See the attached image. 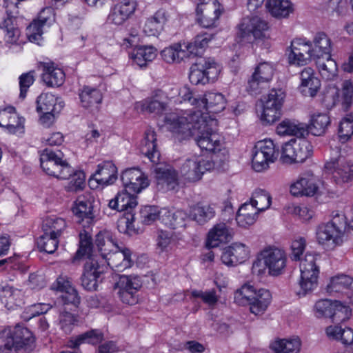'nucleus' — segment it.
Listing matches in <instances>:
<instances>
[{"label":"nucleus","mask_w":353,"mask_h":353,"mask_svg":"<svg viewBox=\"0 0 353 353\" xmlns=\"http://www.w3.org/2000/svg\"><path fill=\"white\" fill-rule=\"evenodd\" d=\"M92 202L84 197H79L72 208L74 214L79 219V222H85L87 225L92 223L94 214Z\"/></svg>","instance_id":"nucleus-42"},{"label":"nucleus","mask_w":353,"mask_h":353,"mask_svg":"<svg viewBox=\"0 0 353 353\" xmlns=\"http://www.w3.org/2000/svg\"><path fill=\"white\" fill-rule=\"evenodd\" d=\"M260 212L268 210L272 204V196L265 189L256 188L248 201Z\"/></svg>","instance_id":"nucleus-52"},{"label":"nucleus","mask_w":353,"mask_h":353,"mask_svg":"<svg viewBox=\"0 0 353 353\" xmlns=\"http://www.w3.org/2000/svg\"><path fill=\"white\" fill-rule=\"evenodd\" d=\"M95 245L104 263L112 270L123 272L133 265L131 250L124 246H119L110 232H99L96 235Z\"/></svg>","instance_id":"nucleus-3"},{"label":"nucleus","mask_w":353,"mask_h":353,"mask_svg":"<svg viewBox=\"0 0 353 353\" xmlns=\"http://www.w3.org/2000/svg\"><path fill=\"white\" fill-rule=\"evenodd\" d=\"M191 90L188 87L179 88L176 85H167L160 89L155 90L144 99L134 103V109L140 112L152 114L160 117L173 112H167L170 103H181L184 99H190ZM179 110L176 109L174 110ZM165 117H164L165 118ZM165 124V123L164 122Z\"/></svg>","instance_id":"nucleus-2"},{"label":"nucleus","mask_w":353,"mask_h":353,"mask_svg":"<svg viewBox=\"0 0 353 353\" xmlns=\"http://www.w3.org/2000/svg\"><path fill=\"white\" fill-rule=\"evenodd\" d=\"M102 339L103 334L99 330H92L71 338L68 342V346L71 348H77L83 343H97L100 342Z\"/></svg>","instance_id":"nucleus-53"},{"label":"nucleus","mask_w":353,"mask_h":353,"mask_svg":"<svg viewBox=\"0 0 353 353\" xmlns=\"http://www.w3.org/2000/svg\"><path fill=\"white\" fill-rule=\"evenodd\" d=\"M79 98L83 107L89 108L99 104L103 99L99 89L84 86L79 93Z\"/></svg>","instance_id":"nucleus-50"},{"label":"nucleus","mask_w":353,"mask_h":353,"mask_svg":"<svg viewBox=\"0 0 353 353\" xmlns=\"http://www.w3.org/2000/svg\"><path fill=\"white\" fill-rule=\"evenodd\" d=\"M268 29V23L257 16L244 17L236 27V41L242 44L254 41L262 48L268 49L272 46Z\"/></svg>","instance_id":"nucleus-4"},{"label":"nucleus","mask_w":353,"mask_h":353,"mask_svg":"<svg viewBox=\"0 0 353 353\" xmlns=\"http://www.w3.org/2000/svg\"><path fill=\"white\" fill-rule=\"evenodd\" d=\"M330 123V118L327 114L314 113L310 117L307 130L314 136H322L327 130Z\"/></svg>","instance_id":"nucleus-43"},{"label":"nucleus","mask_w":353,"mask_h":353,"mask_svg":"<svg viewBox=\"0 0 353 353\" xmlns=\"http://www.w3.org/2000/svg\"><path fill=\"white\" fill-rule=\"evenodd\" d=\"M270 292L266 289L256 290L253 285L245 283L234 294V301L240 306H250V311L255 315L263 314L271 301Z\"/></svg>","instance_id":"nucleus-7"},{"label":"nucleus","mask_w":353,"mask_h":353,"mask_svg":"<svg viewBox=\"0 0 353 353\" xmlns=\"http://www.w3.org/2000/svg\"><path fill=\"white\" fill-rule=\"evenodd\" d=\"M331 220L316 227L315 235L317 243L327 250L341 246L344 241L347 226L346 217L343 212L334 210Z\"/></svg>","instance_id":"nucleus-5"},{"label":"nucleus","mask_w":353,"mask_h":353,"mask_svg":"<svg viewBox=\"0 0 353 353\" xmlns=\"http://www.w3.org/2000/svg\"><path fill=\"white\" fill-rule=\"evenodd\" d=\"M168 19V12L163 8L159 9L152 15L146 18L143 31L147 36L158 37L164 30Z\"/></svg>","instance_id":"nucleus-29"},{"label":"nucleus","mask_w":353,"mask_h":353,"mask_svg":"<svg viewBox=\"0 0 353 353\" xmlns=\"http://www.w3.org/2000/svg\"><path fill=\"white\" fill-rule=\"evenodd\" d=\"M140 151L152 163L159 161L160 153L157 150V135L154 130L150 128L145 130L141 142Z\"/></svg>","instance_id":"nucleus-35"},{"label":"nucleus","mask_w":353,"mask_h":353,"mask_svg":"<svg viewBox=\"0 0 353 353\" xmlns=\"http://www.w3.org/2000/svg\"><path fill=\"white\" fill-rule=\"evenodd\" d=\"M334 301L329 299H321L314 305L315 315L318 318L327 317L331 319L333 311Z\"/></svg>","instance_id":"nucleus-64"},{"label":"nucleus","mask_w":353,"mask_h":353,"mask_svg":"<svg viewBox=\"0 0 353 353\" xmlns=\"http://www.w3.org/2000/svg\"><path fill=\"white\" fill-rule=\"evenodd\" d=\"M279 148L270 139L257 141L252 150V168L261 172L269 169L279 156Z\"/></svg>","instance_id":"nucleus-12"},{"label":"nucleus","mask_w":353,"mask_h":353,"mask_svg":"<svg viewBox=\"0 0 353 353\" xmlns=\"http://www.w3.org/2000/svg\"><path fill=\"white\" fill-rule=\"evenodd\" d=\"M276 133L281 136L302 137L307 130L303 123L285 119L278 124L276 129Z\"/></svg>","instance_id":"nucleus-46"},{"label":"nucleus","mask_w":353,"mask_h":353,"mask_svg":"<svg viewBox=\"0 0 353 353\" xmlns=\"http://www.w3.org/2000/svg\"><path fill=\"white\" fill-rule=\"evenodd\" d=\"M105 269L104 263H99L94 258H89L84 265V272L81 276L82 286L87 290H96Z\"/></svg>","instance_id":"nucleus-24"},{"label":"nucleus","mask_w":353,"mask_h":353,"mask_svg":"<svg viewBox=\"0 0 353 353\" xmlns=\"http://www.w3.org/2000/svg\"><path fill=\"white\" fill-rule=\"evenodd\" d=\"M274 73V65L269 62H261L254 68L248 79L247 91L252 95L261 94L272 81Z\"/></svg>","instance_id":"nucleus-20"},{"label":"nucleus","mask_w":353,"mask_h":353,"mask_svg":"<svg viewBox=\"0 0 353 353\" xmlns=\"http://www.w3.org/2000/svg\"><path fill=\"white\" fill-rule=\"evenodd\" d=\"M260 212L256 209L248 201L245 202L239 208L236 216V221L237 225L243 228H247L253 225L258 219Z\"/></svg>","instance_id":"nucleus-40"},{"label":"nucleus","mask_w":353,"mask_h":353,"mask_svg":"<svg viewBox=\"0 0 353 353\" xmlns=\"http://www.w3.org/2000/svg\"><path fill=\"white\" fill-rule=\"evenodd\" d=\"M65 228L66 222L65 219L56 216L47 217L43 224V232L50 233L58 238L62 234Z\"/></svg>","instance_id":"nucleus-54"},{"label":"nucleus","mask_w":353,"mask_h":353,"mask_svg":"<svg viewBox=\"0 0 353 353\" xmlns=\"http://www.w3.org/2000/svg\"><path fill=\"white\" fill-rule=\"evenodd\" d=\"M52 290L62 293L61 297L65 304L77 305L80 302L77 291L72 285V282L67 276H59L52 285Z\"/></svg>","instance_id":"nucleus-33"},{"label":"nucleus","mask_w":353,"mask_h":353,"mask_svg":"<svg viewBox=\"0 0 353 353\" xmlns=\"http://www.w3.org/2000/svg\"><path fill=\"white\" fill-rule=\"evenodd\" d=\"M215 168V163L203 155H193L187 159L181 168V176L188 181H199L204 173Z\"/></svg>","instance_id":"nucleus-17"},{"label":"nucleus","mask_w":353,"mask_h":353,"mask_svg":"<svg viewBox=\"0 0 353 353\" xmlns=\"http://www.w3.org/2000/svg\"><path fill=\"white\" fill-rule=\"evenodd\" d=\"M312 46L311 41L306 38L294 39L290 46L288 63L295 66H304L315 61L316 56Z\"/></svg>","instance_id":"nucleus-18"},{"label":"nucleus","mask_w":353,"mask_h":353,"mask_svg":"<svg viewBox=\"0 0 353 353\" xmlns=\"http://www.w3.org/2000/svg\"><path fill=\"white\" fill-rule=\"evenodd\" d=\"M137 194L124 188L108 202L110 209L118 212H128L117 223V228L121 233H128L134 230V214L132 212L138 204Z\"/></svg>","instance_id":"nucleus-8"},{"label":"nucleus","mask_w":353,"mask_h":353,"mask_svg":"<svg viewBox=\"0 0 353 353\" xmlns=\"http://www.w3.org/2000/svg\"><path fill=\"white\" fill-rule=\"evenodd\" d=\"M155 178L158 185L165 186L168 190H174L179 185L176 170L170 165L164 163H154Z\"/></svg>","instance_id":"nucleus-30"},{"label":"nucleus","mask_w":353,"mask_h":353,"mask_svg":"<svg viewBox=\"0 0 353 353\" xmlns=\"http://www.w3.org/2000/svg\"><path fill=\"white\" fill-rule=\"evenodd\" d=\"M42 79L48 87H59L65 81V73L54 63H43Z\"/></svg>","instance_id":"nucleus-37"},{"label":"nucleus","mask_w":353,"mask_h":353,"mask_svg":"<svg viewBox=\"0 0 353 353\" xmlns=\"http://www.w3.org/2000/svg\"><path fill=\"white\" fill-rule=\"evenodd\" d=\"M261 258L268 266V274L276 276L281 274L287 263V256L283 249L276 246H266L261 251Z\"/></svg>","instance_id":"nucleus-21"},{"label":"nucleus","mask_w":353,"mask_h":353,"mask_svg":"<svg viewBox=\"0 0 353 353\" xmlns=\"http://www.w3.org/2000/svg\"><path fill=\"white\" fill-rule=\"evenodd\" d=\"M249 254L248 246L243 243L234 242L223 250L221 259L227 266H235L245 261Z\"/></svg>","instance_id":"nucleus-28"},{"label":"nucleus","mask_w":353,"mask_h":353,"mask_svg":"<svg viewBox=\"0 0 353 353\" xmlns=\"http://www.w3.org/2000/svg\"><path fill=\"white\" fill-rule=\"evenodd\" d=\"M294 144L296 163H302L312 156L313 152V146L307 139H294Z\"/></svg>","instance_id":"nucleus-55"},{"label":"nucleus","mask_w":353,"mask_h":353,"mask_svg":"<svg viewBox=\"0 0 353 353\" xmlns=\"http://www.w3.org/2000/svg\"><path fill=\"white\" fill-rule=\"evenodd\" d=\"M193 106L192 110H176L174 112H188L197 115L199 119H216V114L221 112L226 106L225 96L217 92H207L203 95L193 96L191 92L190 99H184Z\"/></svg>","instance_id":"nucleus-6"},{"label":"nucleus","mask_w":353,"mask_h":353,"mask_svg":"<svg viewBox=\"0 0 353 353\" xmlns=\"http://www.w3.org/2000/svg\"><path fill=\"white\" fill-rule=\"evenodd\" d=\"M353 135V114L344 116L339 123L338 137L341 143L348 141Z\"/></svg>","instance_id":"nucleus-56"},{"label":"nucleus","mask_w":353,"mask_h":353,"mask_svg":"<svg viewBox=\"0 0 353 353\" xmlns=\"http://www.w3.org/2000/svg\"><path fill=\"white\" fill-rule=\"evenodd\" d=\"M137 6V0L121 1L110 8L108 22L116 26L123 25L134 14Z\"/></svg>","instance_id":"nucleus-23"},{"label":"nucleus","mask_w":353,"mask_h":353,"mask_svg":"<svg viewBox=\"0 0 353 353\" xmlns=\"http://www.w3.org/2000/svg\"><path fill=\"white\" fill-rule=\"evenodd\" d=\"M117 179V168L112 161H104L98 165L97 169L90 177L88 183L91 188L113 184Z\"/></svg>","instance_id":"nucleus-25"},{"label":"nucleus","mask_w":353,"mask_h":353,"mask_svg":"<svg viewBox=\"0 0 353 353\" xmlns=\"http://www.w3.org/2000/svg\"><path fill=\"white\" fill-rule=\"evenodd\" d=\"M165 123L168 130L179 139L195 137V141L202 150L217 154L221 162L227 160L228 152L223 137L216 131V119H199L197 115L188 112H171L165 116Z\"/></svg>","instance_id":"nucleus-1"},{"label":"nucleus","mask_w":353,"mask_h":353,"mask_svg":"<svg viewBox=\"0 0 353 353\" xmlns=\"http://www.w3.org/2000/svg\"><path fill=\"white\" fill-rule=\"evenodd\" d=\"M40 163L47 174L59 179L66 180L72 171V168L63 159V154L60 150L44 149L40 154Z\"/></svg>","instance_id":"nucleus-13"},{"label":"nucleus","mask_w":353,"mask_h":353,"mask_svg":"<svg viewBox=\"0 0 353 353\" xmlns=\"http://www.w3.org/2000/svg\"><path fill=\"white\" fill-rule=\"evenodd\" d=\"M4 34V41L8 44H16L20 37V30L17 26L16 19L8 15L3 21L1 28Z\"/></svg>","instance_id":"nucleus-51"},{"label":"nucleus","mask_w":353,"mask_h":353,"mask_svg":"<svg viewBox=\"0 0 353 353\" xmlns=\"http://www.w3.org/2000/svg\"><path fill=\"white\" fill-rule=\"evenodd\" d=\"M59 244V238L54 236L50 233L43 232L37 240V245L41 251L48 254H52L57 249Z\"/></svg>","instance_id":"nucleus-57"},{"label":"nucleus","mask_w":353,"mask_h":353,"mask_svg":"<svg viewBox=\"0 0 353 353\" xmlns=\"http://www.w3.org/2000/svg\"><path fill=\"white\" fill-rule=\"evenodd\" d=\"M324 170L337 184L353 180V162L347 160L339 147L330 149V157L325 163Z\"/></svg>","instance_id":"nucleus-10"},{"label":"nucleus","mask_w":353,"mask_h":353,"mask_svg":"<svg viewBox=\"0 0 353 353\" xmlns=\"http://www.w3.org/2000/svg\"><path fill=\"white\" fill-rule=\"evenodd\" d=\"M192 219L199 225H204L215 216L214 208L208 204L197 203L191 209Z\"/></svg>","instance_id":"nucleus-49"},{"label":"nucleus","mask_w":353,"mask_h":353,"mask_svg":"<svg viewBox=\"0 0 353 353\" xmlns=\"http://www.w3.org/2000/svg\"><path fill=\"white\" fill-rule=\"evenodd\" d=\"M301 340L299 337L277 339L270 345L276 353H298L301 349Z\"/></svg>","instance_id":"nucleus-47"},{"label":"nucleus","mask_w":353,"mask_h":353,"mask_svg":"<svg viewBox=\"0 0 353 353\" xmlns=\"http://www.w3.org/2000/svg\"><path fill=\"white\" fill-rule=\"evenodd\" d=\"M45 26L34 20L27 28V37L30 42L41 45Z\"/></svg>","instance_id":"nucleus-62"},{"label":"nucleus","mask_w":353,"mask_h":353,"mask_svg":"<svg viewBox=\"0 0 353 353\" xmlns=\"http://www.w3.org/2000/svg\"><path fill=\"white\" fill-rule=\"evenodd\" d=\"M194 48L190 42L176 43L161 52L162 59L168 63H180L187 59L196 57Z\"/></svg>","instance_id":"nucleus-26"},{"label":"nucleus","mask_w":353,"mask_h":353,"mask_svg":"<svg viewBox=\"0 0 353 353\" xmlns=\"http://www.w3.org/2000/svg\"><path fill=\"white\" fill-rule=\"evenodd\" d=\"M353 289V278L343 274H339L330 279L325 287L326 292L332 295L345 289Z\"/></svg>","instance_id":"nucleus-45"},{"label":"nucleus","mask_w":353,"mask_h":353,"mask_svg":"<svg viewBox=\"0 0 353 353\" xmlns=\"http://www.w3.org/2000/svg\"><path fill=\"white\" fill-rule=\"evenodd\" d=\"M322 59L315 60L319 72L323 79L330 81L334 80L338 74V66L336 62L332 58V56L324 57Z\"/></svg>","instance_id":"nucleus-48"},{"label":"nucleus","mask_w":353,"mask_h":353,"mask_svg":"<svg viewBox=\"0 0 353 353\" xmlns=\"http://www.w3.org/2000/svg\"><path fill=\"white\" fill-rule=\"evenodd\" d=\"M1 302L8 310H14L24 303L22 291L10 285H6L1 290Z\"/></svg>","instance_id":"nucleus-36"},{"label":"nucleus","mask_w":353,"mask_h":353,"mask_svg":"<svg viewBox=\"0 0 353 353\" xmlns=\"http://www.w3.org/2000/svg\"><path fill=\"white\" fill-rule=\"evenodd\" d=\"M312 48L315 53L316 60L323 59L325 57L332 56L333 42L325 32H316L311 41Z\"/></svg>","instance_id":"nucleus-34"},{"label":"nucleus","mask_w":353,"mask_h":353,"mask_svg":"<svg viewBox=\"0 0 353 353\" xmlns=\"http://www.w3.org/2000/svg\"><path fill=\"white\" fill-rule=\"evenodd\" d=\"M188 219V214L181 210L160 209V222L171 229L185 228Z\"/></svg>","instance_id":"nucleus-32"},{"label":"nucleus","mask_w":353,"mask_h":353,"mask_svg":"<svg viewBox=\"0 0 353 353\" xmlns=\"http://www.w3.org/2000/svg\"><path fill=\"white\" fill-rule=\"evenodd\" d=\"M323 103L327 109L341 105L344 110H348L353 103V83L347 79L343 81L341 89L329 86L324 92Z\"/></svg>","instance_id":"nucleus-16"},{"label":"nucleus","mask_w":353,"mask_h":353,"mask_svg":"<svg viewBox=\"0 0 353 353\" xmlns=\"http://www.w3.org/2000/svg\"><path fill=\"white\" fill-rule=\"evenodd\" d=\"M157 55V50L152 46H140L134 48L130 53L133 63L140 68L145 67Z\"/></svg>","instance_id":"nucleus-38"},{"label":"nucleus","mask_w":353,"mask_h":353,"mask_svg":"<svg viewBox=\"0 0 353 353\" xmlns=\"http://www.w3.org/2000/svg\"><path fill=\"white\" fill-rule=\"evenodd\" d=\"M203 65L200 68L204 69L205 77L209 83L215 81L220 74L221 67L212 58H205L201 60Z\"/></svg>","instance_id":"nucleus-58"},{"label":"nucleus","mask_w":353,"mask_h":353,"mask_svg":"<svg viewBox=\"0 0 353 353\" xmlns=\"http://www.w3.org/2000/svg\"><path fill=\"white\" fill-rule=\"evenodd\" d=\"M331 319L334 322H342L350 319L352 310L350 306L339 301H334V307Z\"/></svg>","instance_id":"nucleus-59"},{"label":"nucleus","mask_w":353,"mask_h":353,"mask_svg":"<svg viewBox=\"0 0 353 353\" xmlns=\"http://www.w3.org/2000/svg\"><path fill=\"white\" fill-rule=\"evenodd\" d=\"M121 180L124 188L134 194L140 193L149 185L147 176L137 168L125 170L121 175Z\"/></svg>","instance_id":"nucleus-27"},{"label":"nucleus","mask_w":353,"mask_h":353,"mask_svg":"<svg viewBox=\"0 0 353 353\" xmlns=\"http://www.w3.org/2000/svg\"><path fill=\"white\" fill-rule=\"evenodd\" d=\"M319 178L312 173H305L291 183L290 192L294 196H313L321 184Z\"/></svg>","instance_id":"nucleus-22"},{"label":"nucleus","mask_w":353,"mask_h":353,"mask_svg":"<svg viewBox=\"0 0 353 353\" xmlns=\"http://www.w3.org/2000/svg\"><path fill=\"white\" fill-rule=\"evenodd\" d=\"M232 239V233L225 223H220L210 230L208 234L206 245L208 248H216L221 243Z\"/></svg>","instance_id":"nucleus-39"},{"label":"nucleus","mask_w":353,"mask_h":353,"mask_svg":"<svg viewBox=\"0 0 353 353\" xmlns=\"http://www.w3.org/2000/svg\"><path fill=\"white\" fill-rule=\"evenodd\" d=\"M201 65H203L201 60L190 68L189 79L192 84L205 85L209 83L208 79L205 75L204 69L200 68Z\"/></svg>","instance_id":"nucleus-63"},{"label":"nucleus","mask_w":353,"mask_h":353,"mask_svg":"<svg viewBox=\"0 0 353 353\" xmlns=\"http://www.w3.org/2000/svg\"><path fill=\"white\" fill-rule=\"evenodd\" d=\"M265 6L270 14L278 19L288 17L294 10L289 0H267Z\"/></svg>","instance_id":"nucleus-44"},{"label":"nucleus","mask_w":353,"mask_h":353,"mask_svg":"<svg viewBox=\"0 0 353 353\" xmlns=\"http://www.w3.org/2000/svg\"><path fill=\"white\" fill-rule=\"evenodd\" d=\"M223 12L224 7L219 0H196L195 20L203 28L217 27Z\"/></svg>","instance_id":"nucleus-14"},{"label":"nucleus","mask_w":353,"mask_h":353,"mask_svg":"<svg viewBox=\"0 0 353 353\" xmlns=\"http://www.w3.org/2000/svg\"><path fill=\"white\" fill-rule=\"evenodd\" d=\"M317 259V255L307 253L300 262L299 290L296 291L300 297L312 293L318 286L320 270L316 264Z\"/></svg>","instance_id":"nucleus-11"},{"label":"nucleus","mask_w":353,"mask_h":353,"mask_svg":"<svg viewBox=\"0 0 353 353\" xmlns=\"http://www.w3.org/2000/svg\"><path fill=\"white\" fill-rule=\"evenodd\" d=\"M300 84L299 89L305 96L314 97L321 88V81L316 77L313 68H304L299 74Z\"/></svg>","instance_id":"nucleus-31"},{"label":"nucleus","mask_w":353,"mask_h":353,"mask_svg":"<svg viewBox=\"0 0 353 353\" xmlns=\"http://www.w3.org/2000/svg\"><path fill=\"white\" fill-rule=\"evenodd\" d=\"M142 286L141 278L137 275H121L114 285L121 301L128 305L138 303V292Z\"/></svg>","instance_id":"nucleus-19"},{"label":"nucleus","mask_w":353,"mask_h":353,"mask_svg":"<svg viewBox=\"0 0 353 353\" xmlns=\"http://www.w3.org/2000/svg\"><path fill=\"white\" fill-rule=\"evenodd\" d=\"M66 179L70 181L66 187L68 191L77 192L83 190L85 187V176L84 172L82 171L74 170L72 168L71 175Z\"/></svg>","instance_id":"nucleus-60"},{"label":"nucleus","mask_w":353,"mask_h":353,"mask_svg":"<svg viewBox=\"0 0 353 353\" xmlns=\"http://www.w3.org/2000/svg\"><path fill=\"white\" fill-rule=\"evenodd\" d=\"M214 38L212 34L205 32L196 36L192 41H190L192 46L195 48L194 50L196 57L201 55L209 43Z\"/></svg>","instance_id":"nucleus-61"},{"label":"nucleus","mask_w":353,"mask_h":353,"mask_svg":"<svg viewBox=\"0 0 353 353\" xmlns=\"http://www.w3.org/2000/svg\"><path fill=\"white\" fill-rule=\"evenodd\" d=\"M34 341L32 333L26 327L5 329L0 332V353H11L13 350L26 348Z\"/></svg>","instance_id":"nucleus-15"},{"label":"nucleus","mask_w":353,"mask_h":353,"mask_svg":"<svg viewBox=\"0 0 353 353\" xmlns=\"http://www.w3.org/2000/svg\"><path fill=\"white\" fill-rule=\"evenodd\" d=\"M64 103L61 99L52 93H41L37 99V111L60 112Z\"/></svg>","instance_id":"nucleus-41"},{"label":"nucleus","mask_w":353,"mask_h":353,"mask_svg":"<svg viewBox=\"0 0 353 353\" xmlns=\"http://www.w3.org/2000/svg\"><path fill=\"white\" fill-rule=\"evenodd\" d=\"M285 99V92L280 88L272 89L261 98L256 111L263 124H272L280 118Z\"/></svg>","instance_id":"nucleus-9"}]
</instances>
